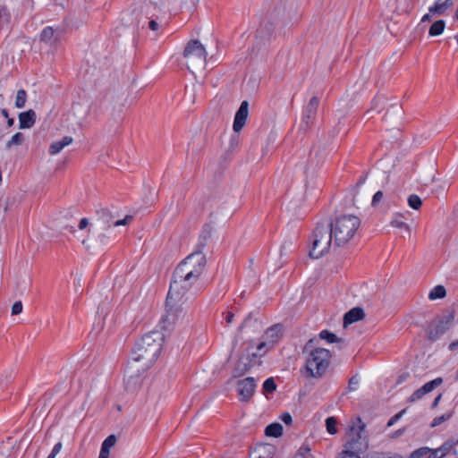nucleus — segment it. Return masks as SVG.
<instances>
[{
  "mask_svg": "<svg viewBox=\"0 0 458 458\" xmlns=\"http://www.w3.org/2000/svg\"><path fill=\"white\" fill-rule=\"evenodd\" d=\"M72 142L71 136H64L62 140L54 141L49 147V154L56 155L60 153L64 148L69 146Z\"/></svg>",
  "mask_w": 458,
  "mask_h": 458,
  "instance_id": "nucleus-19",
  "label": "nucleus"
},
{
  "mask_svg": "<svg viewBox=\"0 0 458 458\" xmlns=\"http://www.w3.org/2000/svg\"><path fill=\"white\" fill-rule=\"evenodd\" d=\"M148 27L152 30H157L158 28V24L156 21L152 20L148 22Z\"/></svg>",
  "mask_w": 458,
  "mask_h": 458,
  "instance_id": "nucleus-50",
  "label": "nucleus"
},
{
  "mask_svg": "<svg viewBox=\"0 0 458 458\" xmlns=\"http://www.w3.org/2000/svg\"><path fill=\"white\" fill-rule=\"evenodd\" d=\"M364 458H384V454H382V453H370V454H368Z\"/></svg>",
  "mask_w": 458,
  "mask_h": 458,
  "instance_id": "nucleus-48",
  "label": "nucleus"
},
{
  "mask_svg": "<svg viewBox=\"0 0 458 458\" xmlns=\"http://www.w3.org/2000/svg\"><path fill=\"white\" fill-rule=\"evenodd\" d=\"M233 317H234V315H233V312H231V311L227 312V313H226V316H225V321H226L228 324L232 323V322H233Z\"/></svg>",
  "mask_w": 458,
  "mask_h": 458,
  "instance_id": "nucleus-51",
  "label": "nucleus"
},
{
  "mask_svg": "<svg viewBox=\"0 0 458 458\" xmlns=\"http://www.w3.org/2000/svg\"><path fill=\"white\" fill-rule=\"evenodd\" d=\"M163 341V334L152 331L136 343L126 369V385L134 379L138 380L140 375L155 362L161 352Z\"/></svg>",
  "mask_w": 458,
  "mask_h": 458,
  "instance_id": "nucleus-2",
  "label": "nucleus"
},
{
  "mask_svg": "<svg viewBox=\"0 0 458 458\" xmlns=\"http://www.w3.org/2000/svg\"><path fill=\"white\" fill-rule=\"evenodd\" d=\"M327 430L329 434L334 435L337 432L336 429V420L334 417H328L326 420Z\"/></svg>",
  "mask_w": 458,
  "mask_h": 458,
  "instance_id": "nucleus-37",
  "label": "nucleus"
},
{
  "mask_svg": "<svg viewBox=\"0 0 458 458\" xmlns=\"http://www.w3.org/2000/svg\"><path fill=\"white\" fill-rule=\"evenodd\" d=\"M391 225L396 228L405 229L410 232V226L404 221V217L401 214H395L391 221Z\"/></svg>",
  "mask_w": 458,
  "mask_h": 458,
  "instance_id": "nucleus-26",
  "label": "nucleus"
},
{
  "mask_svg": "<svg viewBox=\"0 0 458 458\" xmlns=\"http://www.w3.org/2000/svg\"><path fill=\"white\" fill-rule=\"evenodd\" d=\"M332 242H334V234L330 225L318 223L312 233V248L310 250V256L313 259L320 258L328 251Z\"/></svg>",
  "mask_w": 458,
  "mask_h": 458,
  "instance_id": "nucleus-5",
  "label": "nucleus"
},
{
  "mask_svg": "<svg viewBox=\"0 0 458 458\" xmlns=\"http://www.w3.org/2000/svg\"><path fill=\"white\" fill-rule=\"evenodd\" d=\"M271 348H273V346L270 345V344L264 339L257 346V352L252 354V358H256L258 356H263Z\"/></svg>",
  "mask_w": 458,
  "mask_h": 458,
  "instance_id": "nucleus-30",
  "label": "nucleus"
},
{
  "mask_svg": "<svg viewBox=\"0 0 458 458\" xmlns=\"http://www.w3.org/2000/svg\"><path fill=\"white\" fill-rule=\"evenodd\" d=\"M98 240L101 243L106 244L107 243V237L105 234H101L98 236Z\"/></svg>",
  "mask_w": 458,
  "mask_h": 458,
  "instance_id": "nucleus-55",
  "label": "nucleus"
},
{
  "mask_svg": "<svg viewBox=\"0 0 458 458\" xmlns=\"http://www.w3.org/2000/svg\"><path fill=\"white\" fill-rule=\"evenodd\" d=\"M384 458H403V457L398 454H395L394 455H386L384 454Z\"/></svg>",
  "mask_w": 458,
  "mask_h": 458,
  "instance_id": "nucleus-56",
  "label": "nucleus"
},
{
  "mask_svg": "<svg viewBox=\"0 0 458 458\" xmlns=\"http://www.w3.org/2000/svg\"><path fill=\"white\" fill-rule=\"evenodd\" d=\"M443 457H444L443 453H441L439 448H436V449L430 448V452L428 453V458H443Z\"/></svg>",
  "mask_w": 458,
  "mask_h": 458,
  "instance_id": "nucleus-45",
  "label": "nucleus"
},
{
  "mask_svg": "<svg viewBox=\"0 0 458 458\" xmlns=\"http://www.w3.org/2000/svg\"><path fill=\"white\" fill-rule=\"evenodd\" d=\"M406 377H407V375L400 376L397 382L398 383L403 382L406 378Z\"/></svg>",
  "mask_w": 458,
  "mask_h": 458,
  "instance_id": "nucleus-59",
  "label": "nucleus"
},
{
  "mask_svg": "<svg viewBox=\"0 0 458 458\" xmlns=\"http://www.w3.org/2000/svg\"><path fill=\"white\" fill-rule=\"evenodd\" d=\"M281 420L287 425L292 422V416L290 413H284L281 417Z\"/></svg>",
  "mask_w": 458,
  "mask_h": 458,
  "instance_id": "nucleus-47",
  "label": "nucleus"
},
{
  "mask_svg": "<svg viewBox=\"0 0 458 458\" xmlns=\"http://www.w3.org/2000/svg\"><path fill=\"white\" fill-rule=\"evenodd\" d=\"M406 412V409L402 410L395 415H394L387 422V427H392L398 420H400L403 415Z\"/></svg>",
  "mask_w": 458,
  "mask_h": 458,
  "instance_id": "nucleus-41",
  "label": "nucleus"
},
{
  "mask_svg": "<svg viewBox=\"0 0 458 458\" xmlns=\"http://www.w3.org/2000/svg\"><path fill=\"white\" fill-rule=\"evenodd\" d=\"M206 267V256L198 250L179 263L173 273L168 293L170 300L187 298V293L199 283Z\"/></svg>",
  "mask_w": 458,
  "mask_h": 458,
  "instance_id": "nucleus-1",
  "label": "nucleus"
},
{
  "mask_svg": "<svg viewBox=\"0 0 458 458\" xmlns=\"http://www.w3.org/2000/svg\"><path fill=\"white\" fill-rule=\"evenodd\" d=\"M62 447H63V445L61 442H58L56 443L51 453L49 454V455L47 456V458H55V456L60 453V451L62 450Z\"/></svg>",
  "mask_w": 458,
  "mask_h": 458,
  "instance_id": "nucleus-43",
  "label": "nucleus"
},
{
  "mask_svg": "<svg viewBox=\"0 0 458 458\" xmlns=\"http://www.w3.org/2000/svg\"><path fill=\"white\" fill-rule=\"evenodd\" d=\"M360 225V220L353 215H344L330 224L334 234V243L341 247L348 243L355 235Z\"/></svg>",
  "mask_w": 458,
  "mask_h": 458,
  "instance_id": "nucleus-3",
  "label": "nucleus"
},
{
  "mask_svg": "<svg viewBox=\"0 0 458 458\" xmlns=\"http://www.w3.org/2000/svg\"><path fill=\"white\" fill-rule=\"evenodd\" d=\"M359 383H360V378H359L358 375L352 376L349 379L348 387H347L348 391H350V392L355 391L359 386Z\"/></svg>",
  "mask_w": 458,
  "mask_h": 458,
  "instance_id": "nucleus-39",
  "label": "nucleus"
},
{
  "mask_svg": "<svg viewBox=\"0 0 458 458\" xmlns=\"http://www.w3.org/2000/svg\"><path fill=\"white\" fill-rule=\"evenodd\" d=\"M365 317L364 310L360 307L351 309L344 317V327L361 320Z\"/></svg>",
  "mask_w": 458,
  "mask_h": 458,
  "instance_id": "nucleus-17",
  "label": "nucleus"
},
{
  "mask_svg": "<svg viewBox=\"0 0 458 458\" xmlns=\"http://www.w3.org/2000/svg\"><path fill=\"white\" fill-rule=\"evenodd\" d=\"M250 363L251 358L250 356L246 358H241L234 368V377H241L244 375L246 372H248L251 367Z\"/></svg>",
  "mask_w": 458,
  "mask_h": 458,
  "instance_id": "nucleus-20",
  "label": "nucleus"
},
{
  "mask_svg": "<svg viewBox=\"0 0 458 458\" xmlns=\"http://www.w3.org/2000/svg\"><path fill=\"white\" fill-rule=\"evenodd\" d=\"M430 13H426L425 15H423V17L421 18V22L430 21H431Z\"/></svg>",
  "mask_w": 458,
  "mask_h": 458,
  "instance_id": "nucleus-54",
  "label": "nucleus"
},
{
  "mask_svg": "<svg viewBox=\"0 0 458 458\" xmlns=\"http://www.w3.org/2000/svg\"><path fill=\"white\" fill-rule=\"evenodd\" d=\"M260 451H261L260 449L255 450L254 454L256 455L257 454L260 453Z\"/></svg>",
  "mask_w": 458,
  "mask_h": 458,
  "instance_id": "nucleus-61",
  "label": "nucleus"
},
{
  "mask_svg": "<svg viewBox=\"0 0 458 458\" xmlns=\"http://www.w3.org/2000/svg\"><path fill=\"white\" fill-rule=\"evenodd\" d=\"M110 450L101 446L98 458H109Z\"/></svg>",
  "mask_w": 458,
  "mask_h": 458,
  "instance_id": "nucleus-46",
  "label": "nucleus"
},
{
  "mask_svg": "<svg viewBox=\"0 0 458 458\" xmlns=\"http://www.w3.org/2000/svg\"><path fill=\"white\" fill-rule=\"evenodd\" d=\"M270 454H271V452H269V454L267 456H262L261 454H259L255 458H271Z\"/></svg>",
  "mask_w": 458,
  "mask_h": 458,
  "instance_id": "nucleus-60",
  "label": "nucleus"
},
{
  "mask_svg": "<svg viewBox=\"0 0 458 458\" xmlns=\"http://www.w3.org/2000/svg\"><path fill=\"white\" fill-rule=\"evenodd\" d=\"M445 28V22L444 20H438L435 21L429 28L428 34L431 37L441 35Z\"/></svg>",
  "mask_w": 458,
  "mask_h": 458,
  "instance_id": "nucleus-23",
  "label": "nucleus"
},
{
  "mask_svg": "<svg viewBox=\"0 0 458 458\" xmlns=\"http://www.w3.org/2000/svg\"><path fill=\"white\" fill-rule=\"evenodd\" d=\"M453 411H449V412H446L441 416H438V417H436L434 418V420H432L431 422V428H435L437 426H439L440 424H442L443 422L446 421L447 420H449L452 416H453Z\"/></svg>",
  "mask_w": 458,
  "mask_h": 458,
  "instance_id": "nucleus-34",
  "label": "nucleus"
},
{
  "mask_svg": "<svg viewBox=\"0 0 458 458\" xmlns=\"http://www.w3.org/2000/svg\"><path fill=\"white\" fill-rule=\"evenodd\" d=\"M6 119H7V126L12 127L14 124V119L11 118V117H8Z\"/></svg>",
  "mask_w": 458,
  "mask_h": 458,
  "instance_id": "nucleus-57",
  "label": "nucleus"
},
{
  "mask_svg": "<svg viewBox=\"0 0 458 458\" xmlns=\"http://www.w3.org/2000/svg\"><path fill=\"white\" fill-rule=\"evenodd\" d=\"M454 0H445L443 3H440L439 1H437L432 6H430L428 8V11L432 14L441 15L447 9L452 7L454 5Z\"/></svg>",
  "mask_w": 458,
  "mask_h": 458,
  "instance_id": "nucleus-21",
  "label": "nucleus"
},
{
  "mask_svg": "<svg viewBox=\"0 0 458 458\" xmlns=\"http://www.w3.org/2000/svg\"><path fill=\"white\" fill-rule=\"evenodd\" d=\"M458 445V439L456 441L454 440H448L445 442L440 447H438L443 453L444 457L448 454L452 450H454V454H456V450L454 449V446Z\"/></svg>",
  "mask_w": 458,
  "mask_h": 458,
  "instance_id": "nucleus-29",
  "label": "nucleus"
},
{
  "mask_svg": "<svg viewBox=\"0 0 458 458\" xmlns=\"http://www.w3.org/2000/svg\"><path fill=\"white\" fill-rule=\"evenodd\" d=\"M318 105V98L312 97L303 110L302 120L300 125L301 130L307 131L312 125L317 115Z\"/></svg>",
  "mask_w": 458,
  "mask_h": 458,
  "instance_id": "nucleus-10",
  "label": "nucleus"
},
{
  "mask_svg": "<svg viewBox=\"0 0 458 458\" xmlns=\"http://www.w3.org/2000/svg\"><path fill=\"white\" fill-rule=\"evenodd\" d=\"M319 337H320V339L327 341L328 344L344 343V339L337 337L336 335H335L334 333H332L328 330H322L319 333Z\"/></svg>",
  "mask_w": 458,
  "mask_h": 458,
  "instance_id": "nucleus-24",
  "label": "nucleus"
},
{
  "mask_svg": "<svg viewBox=\"0 0 458 458\" xmlns=\"http://www.w3.org/2000/svg\"><path fill=\"white\" fill-rule=\"evenodd\" d=\"M282 326L279 324L274 325L267 329L263 335V339L274 346V344L279 340L282 334Z\"/></svg>",
  "mask_w": 458,
  "mask_h": 458,
  "instance_id": "nucleus-18",
  "label": "nucleus"
},
{
  "mask_svg": "<svg viewBox=\"0 0 458 458\" xmlns=\"http://www.w3.org/2000/svg\"><path fill=\"white\" fill-rule=\"evenodd\" d=\"M183 56L189 70H200L205 67L207 52L199 40H190L185 47Z\"/></svg>",
  "mask_w": 458,
  "mask_h": 458,
  "instance_id": "nucleus-7",
  "label": "nucleus"
},
{
  "mask_svg": "<svg viewBox=\"0 0 458 458\" xmlns=\"http://www.w3.org/2000/svg\"><path fill=\"white\" fill-rule=\"evenodd\" d=\"M62 31L54 30L52 27H46L40 33V40L47 45L53 46L61 38Z\"/></svg>",
  "mask_w": 458,
  "mask_h": 458,
  "instance_id": "nucleus-15",
  "label": "nucleus"
},
{
  "mask_svg": "<svg viewBox=\"0 0 458 458\" xmlns=\"http://www.w3.org/2000/svg\"><path fill=\"white\" fill-rule=\"evenodd\" d=\"M36 123V113L32 109L19 114L20 129H30Z\"/></svg>",
  "mask_w": 458,
  "mask_h": 458,
  "instance_id": "nucleus-16",
  "label": "nucleus"
},
{
  "mask_svg": "<svg viewBox=\"0 0 458 458\" xmlns=\"http://www.w3.org/2000/svg\"><path fill=\"white\" fill-rule=\"evenodd\" d=\"M27 101V92L24 89H19L16 94L15 106L23 108Z\"/></svg>",
  "mask_w": 458,
  "mask_h": 458,
  "instance_id": "nucleus-31",
  "label": "nucleus"
},
{
  "mask_svg": "<svg viewBox=\"0 0 458 458\" xmlns=\"http://www.w3.org/2000/svg\"><path fill=\"white\" fill-rule=\"evenodd\" d=\"M22 311V303L21 301H15L12 306V315H18Z\"/></svg>",
  "mask_w": 458,
  "mask_h": 458,
  "instance_id": "nucleus-44",
  "label": "nucleus"
},
{
  "mask_svg": "<svg viewBox=\"0 0 458 458\" xmlns=\"http://www.w3.org/2000/svg\"><path fill=\"white\" fill-rule=\"evenodd\" d=\"M256 380L248 377L240 380L237 384V392L242 401H248L253 395L256 389Z\"/></svg>",
  "mask_w": 458,
  "mask_h": 458,
  "instance_id": "nucleus-12",
  "label": "nucleus"
},
{
  "mask_svg": "<svg viewBox=\"0 0 458 458\" xmlns=\"http://www.w3.org/2000/svg\"><path fill=\"white\" fill-rule=\"evenodd\" d=\"M24 141V135L21 132H16L5 144V148L10 149L13 146H20Z\"/></svg>",
  "mask_w": 458,
  "mask_h": 458,
  "instance_id": "nucleus-27",
  "label": "nucleus"
},
{
  "mask_svg": "<svg viewBox=\"0 0 458 458\" xmlns=\"http://www.w3.org/2000/svg\"><path fill=\"white\" fill-rule=\"evenodd\" d=\"M116 443V437L114 435L108 436L104 442L102 443L103 447H106V449L110 450Z\"/></svg>",
  "mask_w": 458,
  "mask_h": 458,
  "instance_id": "nucleus-40",
  "label": "nucleus"
},
{
  "mask_svg": "<svg viewBox=\"0 0 458 458\" xmlns=\"http://www.w3.org/2000/svg\"><path fill=\"white\" fill-rule=\"evenodd\" d=\"M331 353L325 348H316L311 351L305 364V376L307 377L320 378L322 377L330 364Z\"/></svg>",
  "mask_w": 458,
  "mask_h": 458,
  "instance_id": "nucleus-4",
  "label": "nucleus"
},
{
  "mask_svg": "<svg viewBox=\"0 0 458 458\" xmlns=\"http://www.w3.org/2000/svg\"><path fill=\"white\" fill-rule=\"evenodd\" d=\"M365 424L360 419L358 420V426H352L348 433V440L344 447L354 450L356 452L363 453L368 448V438L364 434Z\"/></svg>",
  "mask_w": 458,
  "mask_h": 458,
  "instance_id": "nucleus-8",
  "label": "nucleus"
},
{
  "mask_svg": "<svg viewBox=\"0 0 458 458\" xmlns=\"http://www.w3.org/2000/svg\"><path fill=\"white\" fill-rule=\"evenodd\" d=\"M249 115V102L247 100H244L241 103L239 109L237 110L233 129L235 132H240L242 128L244 127L247 118Z\"/></svg>",
  "mask_w": 458,
  "mask_h": 458,
  "instance_id": "nucleus-14",
  "label": "nucleus"
},
{
  "mask_svg": "<svg viewBox=\"0 0 458 458\" xmlns=\"http://www.w3.org/2000/svg\"><path fill=\"white\" fill-rule=\"evenodd\" d=\"M383 197H384L383 191H377L372 198V201H371L372 207H377L382 200Z\"/></svg>",
  "mask_w": 458,
  "mask_h": 458,
  "instance_id": "nucleus-42",
  "label": "nucleus"
},
{
  "mask_svg": "<svg viewBox=\"0 0 458 458\" xmlns=\"http://www.w3.org/2000/svg\"><path fill=\"white\" fill-rule=\"evenodd\" d=\"M408 205L411 208L418 210L422 205V200L420 198V196L416 194H411L408 197Z\"/></svg>",
  "mask_w": 458,
  "mask_h": 458,
  "instance_id": "nucleus-32",
  "label": "nucleus"
},
{
  "mask_svg": "<svg viewBox=\"0 0 458 458\" xmlns=\"http://www.w3.org/2000/svg\"><path fill=\"white\" fill-rule=\"evenodd\" d=\"M441 397H442V395H441V394H438V395L435 398V400L433 401V403H432V404H431V407H432V408H436V407L438 405V403H439V401H440Z\"/></svg>",
  "mask_w": 458,
  "mask_h": 458,
  "instance_id": "nucleus-53",
  "label": "nucleus"
},
{
  "mask_svg": "<svg viewBox=\"0 0 458 458\" xmlns=\"http://www.w3.org/2000/svg\"><path fill=\"white\" fill-rule=\"evenodd\" d=\"M276 390V384L273 377L267 378L263 383L264 393L271 394Z\"/></svg>",
  "mask_w": 458,
  "mask_h": 458,
  "instance_id": "nucleus-33",
  "label": "nucleus"
},
{
  "mask_svg": "<svg viewBox=\"0 0 458 458\" xmlns=\"http://www.w3.org/2000/svg\"><path fill=\"white\" fill-rule=\"evenodd\" d=\"M0 111H1V114L4 115V117H5V118L10 117L9 113L6 109H1Z\"/></svg>",
  "mask_w": 458,
  "mask_h": 458,
  "instance_id": "nucleus-58",
  "label": "nucleus"
},
{
  "mask_svg": "<svg viewBox=\"0 0 458 458\" xmlns=\"http://www.w3.org/2000/svg\"><path fill=\"white\" fill-rule=\"evenodd\" d=\"M429 452H430V448L429 447H427V446L420 447V448H418L415 451H413L411 454L409 458H421V457H424L426 455L428 456V453Z\"/></svg>",
  "mask_w": 458,
  "mask_h": 458,
  "instance_id": "nucleus-38",
  "label": "nucleus"
},
{
  "mask_svg": "<svg viewBox=\"0 0 458 458\" xmlns=\"http://www.w3.org/2000/svg\"><path fill=\"white\" fill-rule=\"evenodd\" d=\"M89 225V220L87 218H82L81 221H80V224H79V228L81 230H83L84 228H86L87 226Z\"/></svg>",
  "mask_w": 458,
  "mask_h": 458,
  "instance_id": "nucleus-49",
  "label": "nucleus"
},
{
  "mask_svg": "<svg viewBox=\"0 0 458 458\" xmlns=\"http://www.w3.org/2000/svg\"><path fill=\"white\" fill-rule=\"evenodd\" d=\"M293 458H312L310 448L308 445L301 446Z\"/></svg>",
  "mask_w": 458,
  "mask_h": 458,
  "instance_id": "nucleus-36",
  "label": "nucleus"
},
{
  "mask_svg": "<svg viewBox=\"0 0 458 458\" xmlns=\"http://www.w3.org/2000/svg\"><path fill=\"white\" fill-rule=\"evenodd\" d=\"M97 216V223L99 225V227L103 230H107L111 225H127L133 219V216L131 215H127L124 216V218L119 219L117 218L118 216L116 214H114L109 208H101L98 210Z\"/></svg>",
  "mask_w": 458,
  "mask_h": 458,
  "instance_id": "nucleus-9",
  "label": "nucleus"
},
{
  "mask_svg": "<svg viewBox=\"0 0 458 458\" xmlns=\"http://www.w3.org/2000/svg\"><path fill=\"white\" fill-rule=\"evenodd\" d=\"M198 247H199H199H204V244H203V243H201V244H200V245H199Z\"/></svg>",
  "mask_w": 458,
  "mask_h": 458,
  "instance_id": "nucleus-62",
  "label": "nucleus"
},
{
  "mask_svg": "<svg viewBox=\"0 0 458 458\" xmlns=\"http://www.w3.org/2000/svg\"><path fill=\"white\" fill-rule=\"evenodd\" d=\"M265 434L267 437H278L283 434V426L280 423L269 424L265 429Z\"/></svg>",
  "mask_w": 458,
  "mask_h": 458,
  "instance_id": "nucleus-22",
  "label": "nucleus"
},
{
  "mask_svg": "<svg viewBox=\"0 0 458 458\" xmlns=\"http://www.w3.org/2000/svg\"><path fill=\"white\" fill-rule=\"evenodd\" d=\"M188 298H180L178 301L170 300V293L166 297V313L163 316L160 325L165 330L169 329L172 326L182 324L186 320L187 312L182 305Z\"/></svg>",
  "mask_w": 458,
  "mask_h": 458,
  "instance_id": "nucleus-6",
  "label": "nucleus"
},
{
  "mask_svg": "<svg viewBox=\"0 0 458 458\" xmlns=\"http://www.w3.org/2000/svg\"><path fill=\"white\" fill-rule=\"evenodd\" d=\"M457 348H458V339H457V340H455V341H454V342H452V343L449 344V346H448V349H449L450 351H452V352H453V351H454V350H456Z\"/></svg>",
  "mask_w": 458,
  "mask_h": 458,
  "instance_id": "nucleus-52",
  "label": "nucleus"
},
{
  "mask_svg": "<svg viewBox=\"0 0 458 458\" xmlns=\"http://www.w3.org/2000/svg\"><path fill=\"white\" fill-rule=\"evenodd\" d=\"M446 295L445 288L443 285L435 286L428 293V299L431 301L443 299Z\"/></svg>",
  "mask_w": 458,
  "mask_h": 458,
  "instance_id": "nucleus-25",
  "label": "nucleus"
},
{
  "mask_svg": "<svg viewBox=\"0 0 458 458\" xmlns=\"http://www.w3.org/2000/svg\"><path fill=\"white\" fill-rule=\"evenodd\" d=\"M443 383L442 377H437L425 385H423L420 388L416 390L409 398V403H414L416 401L420 400L426 394L431 393L434 389L439 386Z\"/></svg>",
  "mask_w": 458,
  "mask_h": 458,
  "instance_id": "nucleus-13",
  "label": "nucleus"
},
{
  "mask_svg": "<svg viewBox=\"0 0 458 458\" xmlns=\"http://www.w3.org/2000/svg\"><path fill=\"white\" fill-rule=\"evenodd\" d=\"M11 14L7 10L6 6H0V27L4 28L10 23Z\"/></svg>",
  "mask_w": 458,
  "mask_h": 458,
  "instance_id": "nucleus-28",
  "label": "nucleus"
},
{
  "mask_svg": "<svg viewBox=\"0 0 458 458\" xmlns=\"http://www.w3.org/2000/svg\"><path fill=\"white\" fill-rule=\"evenodd\" d=\"M360 452L344 447V450L339 454L337 458H360Z\"/></svg>",
  "mask_w": 458,
  "mask_h": 458,
  "instance_id": "nucleus-35",
  "label": "nucleus"
},
{
  "mask_svg": "<svg viewBox=\"0 0 458 458\" xmlns=\"http://www.w3.org/2000/svg\"><path fill=\"white\" fill-rule=\"evenodd\" d=\"M452 317L445 318L439 321L430 323L427 328L428 339L435 342L450 327Z\"/></svg>",
  "mask_w": 458,
  "mask_h": 458,
  "instance_id": "nucleus-11",
  "label": "nucleus"
}]
</instances>
